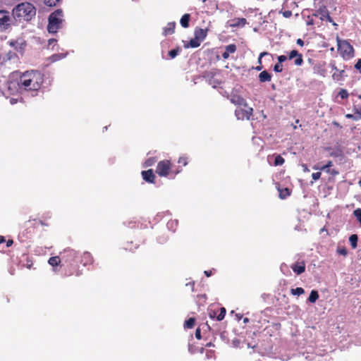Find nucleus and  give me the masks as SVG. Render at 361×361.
Here are the masks:
<instances>
[{
  "mask_svg": "<svg viewBox=\"0 0 361 361\" xmlns=\"http://www.w3.org/2000/svg\"><path fill=\"white\" fill-rule=\"evenodd\" d=\"M44 74L37 70H30L22 73L18 80L17 85L20 92H30L32 96L37 95L44 83Z\"/></svg>",
  "mask_w": 361,
  "mask_h": 361,
  "instance_id": "1",
  "label": "nucleus"
},
{
  "mask_svg": "<svg viewBox=\"0 0 361 361\" xmlns=\"http://www.w3.org/2000/svg\"><path fill=\"white\" fill-rule=\"evenodd\" d=\"M62 262L66 264L67 269H65L64 275L66 276H71L75 275L80 276L82 275V271L78 269H73L72 267L74 264H77L78 260V252L73 249L66 248L61 252Z\"/></svg>",
  "mask_w": 361,
  "mask_h": 361,
  "instance_id": "2",
  "label": "nucleus"
},
{
  "mask_svg": "<svg viewBox=\"0 0 361 361\" xmlns=\"http://www.w3.org/2000/svg\"><path fill=\"white\" fill-rule=\"evenodd\" d=\"M182 171L181 166H176L169 159L159 161L156 168V173L159 176L170 178H174Z\"/></svg>",
  "mask_w": 361,
  "mask_h": 361,
  "instance_id": "3",
  "label": "nucleus"
},
{
  "mask_svg": "<svg viewBox=\"0 0 361 361\" xmlns=\"http://www.w3.org/2000/svg\"><path fill=\"white\" fill-rule=\"evenodd\" d=\"M13 17L19 20H30L36 15L35 7L29 2H23L13 9Z\"/></svg>",
  "mask_w": 361,
  "mask_h": 361,
  "instance_id": "4",
  "label": "nucleus"
},
{
  "mask_svg": "<svg viewBox=\"0 0 361 361\" xmlns=\"http://www.w3.org/2000/svg\"><path fill=\"white\" fill-rule=\"evenodd\" d=\"M63 12L62 9H57L52 12L48 18L47 30L49 33H56L62 27Z\"/></svg>",
  "mask_w": 361,
  "mask_h": 361,
  "instance_id": "5",
  "label": "nucleus"
},
{
  "mask_svg": "<svg viewBox=\"0 0 361 361\" xmlns=\"http://www.w3.org/2000/svg\"><path fill=\"white\" fill-rule=\"evenodd\" d=\"M336 42L338 51L344 60H349L354 57V48L348 40L341 39L339 37L337 36Z\"/></svg>",
  "mask_w": 361,
  "mask_h": 361,
  "instance_id": "6",
  "label": "nucleus"
},
{
  "mask_svg": "<svg viewBox=\"0 0 361 361\" xmlns=\"http://www.w3.org/2000/svg\"><path fill=\"white\" fill-rule=\"evenodd\" d=\"M253 114V109L248 106L247 103L246 106H242L237 107L235 110V115L238 120H250Z\"/></svg>",
  "mask_w": 361,
  "mask_h": 361,
  "instance_id": "7",
  "label": "nucleus"
},
{
  "mask_svg": "<svg viewBox=\"0 0 361 361\" xmlns=\"http://www.w3.org/2000/svg\"><path fill=\"white\" fill-rule=\"evenodd\" d=\"M287 59H288L289 60H291L293 59H295L294 63H295V64L296 66H301L302 64V63H303L302 55L301 54H300L295 49L292 50L289 53L288 57L286 56H285V55L279 56H278V61H279L278 63H282L283 62L286 61Z\"/></svg>",
  "mask_w": 361,
  "mask_h": 361,
  "instance_id": "8",
  "label": "nucleus"
},
{
  "mask_svg": "<svg viewBox=\"0 0 361 361\" xmlns=\"http://www.w3.org/2000/svg\"><path fill=\"white\" fill-rule=\"evenodd\" d=\"M11 21L9 12L5 10H0V30H7L11 26Z\"/></svg>",
  "mask_w": 361,
  "mask_h": 361,
  "instance_id": "9",
  "label": "nucleus"
},
{
  "mask_svg": "<svg viewBox=\"0 0 361 361\" xmlns=\"http://www.w3.org/2000/svg\"><path fill=\"white\" fill-rule=\"evenodd\" d=\"M229 100L232 104L237 106V107L246 106L247 104L246 100L242 96L237 94H231L230 95Z\"/></svg>",
  "mask_w": 361,
  "mask_h": 361,
  "instance_id": "10",
  "label": "nucleus"
},
{
  "mask_svg": "<svg viewBox=\"0 0 361 361\" xmlns=\"http://www.w3.org/2000/svg\"><path fill=\"white\" fill-rule=\"evenodd\" d=\"M141 174H142V178L146 182L149 183H154L156 176H155L152 169L142 171Z\"/></svg>",
  "mask_w": 361,
  "mask_h": 361,
  "instance_id": "11",
  "label": "nucleus"
},
{
  "mask_svg": "<svg viewBox=\"0 0 361 361\" xmlns=\"http://www.w3.org/2000/svg\"><path fill=\"white\" fill-rule=\"evenodd\" d=\"M325 62L318 63L313 67V71L314 74L325 77L326 74V70L325 68Z\"/></svg>",
  "mask_w": 361,
  "mask_h": 361,
  "instance_id": "12",
  "label": "nucleus"
},
{
  "mask_svg": "<svg viewBox=\"0 0 361 361\" xmlns=\"http://www.w3.org/2000/svg\"><path fill=\"white\" fill-rule=\"evenodd\" d=\"M291 269L298 275L302 274L305 271V263L304 261L298 262L291 265Z\"/></svg>",
  "mask_w": 361,
  "mask_h": 361,
  "instance_id": "13",
  "label": "nucleus"
},
{
  "mask_svg": "<svg viewBox=\"0 0 361 361\" xmlns=\"http://www.w3.org/2000/svg\"><path fill=\"white\" fill-rule=\"evenodd\" d=\"M80 263H82L84 266L92 264L94 262V259L92 255L88 252H85L80 256Z\"/></svg>",
  "mask_w": 361,
  "mask_h": 361,
  "instance_id": "14",
  "label": "nucleus"
},
{
  "mask_svg": "<svg viewBox=\"0 0 361 361\" xmlns=\"http://www.w3.org/2000/svg\"><path fill=\"white\" fill-rule=\"evenodd\" d=\"M247 23L245 18H235L230 20V26L232 27H244Z\"/></svg>",
  "mask_w": 361,
  "mask_h": 361,
  "instance_id": "15",
  "label": "nucleus"
},
{
  "mask_svg": "<svg viewBox=\"0 0 361 361\" xmlns=\"http://www.w3.org/2000/svg\"><path fill=\"white\" fill-rule=\"evenodd\" d=\"M176 25L175 22L168 23L166 26L163 28V35L168 36L173 34L175 32Z\"/></svg>",
  "mask_w": 361,
  "mask_h": 361,
  "instance_id": "16",
  "label": "nucleus"
},
{
  "mask_svg": "<svg viewBox=\"0 0 361 361\" xmlns=\"http://www.w3.org/2000/svg\"><path fill=\"white\" fill-rule=\"evenodd\" d=\"M207 29H202L200 27L195 28L194 32L195 37L202 42L207 37Z\"/></svg>",
  "mask_w": 361,
  "mask_h": 361,
  "instance_id": "17",
  "label": "nucleus"
},
{
  "mask_svg": "<svg viewBox=\"0 0 361 361\" xmlns=\"http://www.w3.org/2000/svg\"><path fill=\"white\" fill-rule=\"evenodd\" d=\"M236 49H237L236 46L234 44H231L227 45L225 47L224 52L222 54V57L224 59H227L229 57V55L231 54H233L235 52Z\"/></svg>",
  "mask_w": 361,
  "mask_h": 361,
  "instance_id": "18",
  "label": "nucleus"
},
{
  "mask_svg": "<svg viewBox=\"0 0 361 361\" xmlns=\"http://www.w3.org/2000/svg\"><path fill=\"white\" fill-rule=\"evenodd\" d=\"M331 68L333 70L335 71V72L332 74V78L334 80L339 81L343 79V74L344 73V71H340L337 68L335 63H331Z\"/></svg>",
  "mask_w": 361,
  "mask_h": 361,
  "instance_id": "19",
  "label": "nucleus"
},
{
  "mask_svg": "<svg viewBox=\"0 0 361 361\" xmlns=\"http://www.w3.org/2000/svg\"><path fill=\"white\" fill-rule=\"evenodd\" d=\"M258 78L260 82H269L271 80V75L267 71H263L259 74Z\"/></svg>",
  "mask_w": 361,
  "mask_h": 361,
  "instance_id": "20",
  "label": "nucleus"
},
{
  "mask_svg": "<svg viewBox=\"0 0 361 361\" xmlns=\"http://www.w3.org/2000/svg\"><path fill=\"white\" fill-rule=\"evenodd\" d=\"M61 262H62L61 256V257H59V256L51 257L48 260V263L54 268L59 266Z\"/></svg>",
  "mask_w": 361,
  "mask_h": 361,
  "instance_id": "21",
  "label": "nucleus"
},
{
  "mask_svg": "<svg viewBox=\"0 0 361 361\" xmlns=\"http://www.w3.org/2000/svg\"><path fill=\"white\" fill-rule=\"evenodd\" d=\"M190 20V15L189 13L184 14L180 20V25L183 27L187 28L189 27V22Z\"/></svg>",
  "mask_w": 361,
  "mask_h": 361,
  "instance_id": "22",
  "label": "nucleus"
},
{
  "mask_svg": "<svg viewBox=\"0 0 361 361\" xmlns=\"http://www.w3.org/2000/svg\"><path fill=\"white\" fill-rule=\"evenodd\" d=\"M277 189L279 192V197L282 200L286 199L290 195V191L288 188H281L278 186Z\"/></svg>",
  "mask_w": 361,
  "mask_h": 361,
  "instance_id": "23",
  "label": "nucleus"
},
{
  "mask_svg": "<svg viewBox=\"0 0 361 361\" xmlns=\"http://www.w3.org/2000/svg\"><path fill=\"white\" fill-rule=\"evenodd\" d=\"M201 41L196 37H194L193 39H191L188 44L185 45V48L192 47V48H196L198 47L200 45Z\"/></svg>",
  "mask_w": 361,
  "mask_h": 361,
  "instance_id": "24",
  "label": "nucleus"
},
{
  "mask_svg": "<svg viewBox=\"0 0 361 361\" xmlns=\"http://www.w3.org/2000/svg\"><path fill=\"white\" fill-rule=\"evenodd\" d=\"M319 298V293L317 290H312L308 298V301L311 303H314Z\"/></svg>",
  "mask_w": 361,
  "mask_h": 361,
  "instance_id": "25",
  "label": "nucleus"
},
{
  "mask_svg": "<svg viewBox=\"0 0 361 361\" xmlns=\"http://www.w3.org/2000/svg\"><path fill=\"white\" fill-rule=\"evenodd\" d=\"M357 240H358V237L356 234H353L350 236L349 241L350 243L351 247L353 249H355L357 247Z\"/></svg>",
  "mask_w": 361,
  "mask_h": 361,
  "instance_id": "26",
  "label": "nucleus"
},
{
  "mask_svg": "<svg viewBox=\"0 0 361 361\" xmlns=\"http://www.w3.org/2000/svg\"><path fill=\"white\" fill-rule=\"evenodd\" d=\"M195 324V319L194 317H190L185 322L184 327L185 329H192L194 327Z\"/></svg>",
  "mask_w": 361,
  "mask_h": 361,
  "instance_id": "27",
  "label": "nucleus"
},
{
  "mask_svg": "<svg viewBox=\"0 0 361 361\" xmlns=\"http://www.w3.org/2000/svg\"><path fill=\"white\" fill-rule=\"evenodd\" d=\"M226 310L225 307H221L218 310V314L216 316L217 321H221L224 319Z\"/></svg>",
  "mask_w": 361,
  "mask_h": 361,
  "instance_id": "28",
  "label": "nucleus"
},
{
  "mask_svg": "<svg viewBox=\"0 0 361 361\" xmlns=\"http://www.w3.org/2000/svg\"><path fill=\"white\" fill-rule=\"evenodd\" d=\"M178 164L181 166H186L188 164V157L186 155H182L178 158Z\"/></svg>",
  "mask_w": 361,
  "mask_h": 361,
  "instance_id": "29",
  "label": "nucleus"
},
{
  "mask_svg": "<svg viewBox=\"0 0 361 361\" xmlns=\"http://www.w3.org/2000/svg\"><path fill=\"white\" fill-rule=\"evenodd\" d=\"M353 111L355 114V121L361 120V107L355 106L353 107Z\"/></svg>",
  "mask_w": 361,
  "mask_h": 361,
  "instance_id": "30",
  "label": "nucleus"
},
{
  "mask_svg": "<svg viewBox=\"0 0 361 361\" xmlns=\"http://www.w3.org/2000/svg\"><path fill=\"white\" fill-rule=\"evenodd\" d=\"M285 162V159L279 154L276 155L275 157V160H274V166H281L284 164Z\"/></svg>",
  "mask_w": 361,
  "mask_h": 361,
  "instance_id": "31",
  "label": "nucleus"
},
{
  "mask_svg": "<svg viewBox=\"0 0 361 361\" xmlns=\"http://www.w3.org/2000/svg\"><path fill=\"white\" fill-rule=\"evenodd\" d=\"M157 162L156 157H149L144 163L145 167L152 166Z\"/></svg>",
  "mask_w": 361,
  "mask_h": 361,
  "instance_id": "32",
  "label": "nucleus"
},
{
  "mask_svg": "<svg viewBox=\"0 0 361 361\" xmlns=\"http://www.w3.org/2000/svg\"><path fill=\"white\" fill-rule=\"evenodd\" d=\"M333 166L332 161H329L325 165L319 167L317 166H314L313 169L315 170H326V169L331 168Z\"/></svg>",
  "mask_w": 361,
  "mask_h": 361,
  "instance_id": "33",
  "label": "nucleus"
},
{
  "mask_svg": "<svg viewBox=\"0 0 361 361\" xmlns=\"http://www.w3.org/2000/svg\"><path fill=\"white\" fill-rule=\"evenodd\" d=\"M290 292L294 295H300L305 293V290L302 288H292L290 290Z\"/></svg>",
  "mask_w": 361,
  "mask_h": 361,
  "instance_id": "34",
  "label": "nucleus"
},
{
  "mask_svg": "<svg viewBox=\"0 0 361 361\" xmlns=\"http://www.w3.org/2000/svg\"><path fill=\"white\" fill-rule=\"evenodd\" d=\"M180 51V47H177L169 51V56L171 59H174Z\"/></svg>",
  "mask_w": 361,
  "mask_h": 361,
  "instance_id": "35",
  "label": "nucleus"
},
{
  "mask_svg": "<svg viewBox=\"0 0 361 361\" xmlns=\"http://www.w3.org/2000/svg\"><path fill=\"white\" fill-rule=\"evenodd\" d=\"M338 95L343 99H347L349 96L348 92L345 89H341Z\"/></svg>",
  "mask_w": 361,
  "mask_h": 361,
  "instance_id": "36",
  "label": "nucleus"
},
{
  "mask_svg": "<svg viewBox=\"0 0 361 361\" xmlns=\"http://www.w3.org/2000/svg\"><path fill=\"white\" fill-rule=\"evenodd\" d=\"M354 216L357 218L361 225V209L358 208L353 212Z\"/></svg>",
  "mask_w": 361,
  "mask_h": 361,
  "instance_id": "37",
  "label": "nucleus"
},
{
  "mask_svg": "<svg viewBox=\"0 0 361 361\" xmlns=\"http://www.w3.org/2000/svg\"><path fill=\"white\" fill-rule=\"evenodd\" d=\"M327 173H329L332 175L333 176H335L339 173L338 171L334 169L328 168L324 170Z\"/></svg>",
  "mask_w": 361,
  "mask_h": 361,
  "instance_id": "38",
  "label": "nucleus"
},
{
  "mask_svg": "<svg viewBox=\"0 0 361 361\" xmlns=\"http://www.w3.org/2000/svg\"><path fill=\"white\" fill-rule=\"evenodd\" d=\"M60 0H44V4L48 6H54Z\"/></svg>",
  "mask_w": 361,
  "mask_h": 361,
  "instance_id": "39",
  "label": "nucleus"
},
{
  "mask_svg": "<svg viewBox=\"0 0 361 361\" xmlns=\"http://www.w3.org/2000/svg\"><path fill=\"white\" fill-rule=\"evenodd\" d=\"M274 71L277 73H281L283 71V65L282 63H277L274 66Z\"/></svg>",
  "mask_w": 361,
  "mask_h": 361,
  "instance_id": "40",
  "label": "nucleus"
},
{
  "mask_svg": "<svg viewBox=\"0 0 361 361\" xmlns=\"http://www.w3.org/2000/svg\"><path fill=\"white\" fill-rule=\"evenodd\" d=\"M217 314H218V310H209L208 314L211 319L216 318Z\"/></svg>",
  "mask_w": 361,
  "mask_h": 361,
  "instance_id": "41",
  "label": "nucleus"
},
{
  "mask_svg": "<svg viewBox=\"0 0 361 361\" xmlns=\"http://www.w3.org/2000/svg\"><path fill=\"white\" fill-rule=\"evenodd\" d=\"M36 224H37V221L35 219L29 220L24 224V227H27V228H29L30 226H35Z\"/></svg>",
  "mask_w": 361,
  "mask_h": 361,
  "instance_id": "42",
  "label": "nucleus"
},
{
  "mask_svg": "<svg viewBox=\"0 0 361 361\" xmlns=\"http://www.w3.org/2000/svg\"><path fill=\"white\" fill-rule=\"evenodd\" d=\"M281 13H282L283 16L286 18H288L292 16V11L289 10L281 11Z\"/></svg>",
  "mask_w": 361,
  "mask_h": 361,
  "instance_id": "43",
  "label": "nucleus"
},
{
  "mask_svg": "<svg viewBox=\"0 0 361 361\" xmlns=\"http://www.w3.org/2000/svg\"><path fill=\"white\" fill-rule=\"evenodd\" d=\"M337 252L341 255H343V256H345L347 254H348V252H347V250L345 248V247H342V248H338L337 250Z\"/></svg>",
  "mask_w": 361,
  "mask_h": 361,
  "instance_id": "44",
  "label": "nucleus"
},
{
  "mask_svg": "<svg viewBox=\"0 0 361 361\" xmlns=\"http://www.w3.org/2000/svg\"><path fill=\"white\" fill-rule=\"evenodd\" d=\"M312 177L314 180H317L319 179L321 177V172L313 173L312 174Z\"/></svg>",
  "mask_w": 361,
  "mask_h": 361,
  "instance_id": "45",
  "label": "nucleus"
},
{
  "mask_svg": "<svg viewBox=\"0 0 361 361\" xmlns=\"http://www.w3.org/2000/svg\"><path fill=\"white\" fill-rule=\"evenodd\" d=\"M267 54H268V53H267V52H266V51L262 52V53L259 54V58H258V61H257V62H258L259 65H262V57H263V56H266V55H267Z\"/></svg>",
  "mask_w": 361,
  "mask_h": 361,
  "instance_id": "46",
  "label": "nucleus"
},
{
  "mask_svg": "<svg viewBox=\"0 0 361 361\" xmlns=\"http://www.w3.org/2000/svg\"><path fill=\"white\" fill-rule=\"evenodd\" d=\"M195 337L200 340L201 339L202 336H201V331H200V328H197L195 331Z\"/></svg>",
  "mask_w": 361,
  "mask_h": 361,
  "instance_id": "47",
  "label": "nucleus"
},
{
  "mask_svg": "<svg viewBox=\"0 0 361 361\" xmlns=\"http://www.w3.org/2000/svg\"><path fill=\"white\" fill-rule=\"evenodd\" d=\"M355 68L357 70H360L361 73V59H358L357 63L355 65Z\"/></svg>",
  "mask_w": 361,
  "mask_h": 361,
  "instance_id": "48",
  "label": "nucleus"
},
{
  "mask_svg": "<svg viewBox=\"0 0 361 361\" xmlns=\"http://www.w3.org/2000/svg\"><path fill=\"white\" fill-rule=\"evenodd\" d=\"M345 118L355 120V114H345Z\"/></svg>",
  "mask_w": 361,
  "mask_h": 361,
  "instance_id": "49",
  "label": "nucleus"
},
{
  "mask_svg": "<svg viewBox=\"0 0 361 361\" xmlns=\"http://www.w3.org/2000/svg\"><path fill=\"white\" fill-rule=\"evenodd\" d=\"M13 240H10V239H9V240H8L6 241V247H11V246L13 245Z\"/></svg>",
  "mask_w": 361,
  "mask_h": 361,
  "instance_id": "50",
  "label": "nucleus"
},
{
  "mask_svg": "<svg viewBox=\"0 0 361 361\" xmlns=\"http://www.w3.org/2000/svg\"><path fill=\"white\" fill-rule=\"evenodd\" d=\"M297 44H299L300 46L302 47L304 45V41L301 39H298Z\"/></svg>",
  "mask_w": 361,
  "mask_h": 361,
  "instance_id": "51",
  "label": "nucleus"
},
{
  "mask_svg": "<svg viewBox=\"0 0 361 361\" xmlns=\"http://www.w3.org/2000/svg\"><path fill=\"white\" fill-rule=\"evenodd\" d=\"M10 102L11 104H15L18 102V99L11 98Z\"/></svg>",
  "mask_w": 361,
  "mask_h": 361,
  "instance_id": "52",
  "label": "nucleus"
},
{
  "mask_svg": "<svg viewBox=\"0 0 361 361\" xmlns=\"http://www.w3.org/2000/svg\"><path fill=\"white\" fill-rule=\"evenodd\" d=\"M6 242V239L4 236L0 235V244L4 243Z\"/></svg>",
  "mask_w": 361,
  "mask_h": 361,
  "instance_id": "53",
  "label": "nucleus"
},
{
  "mask_svg": "<svg viewBox=\"0 0 361 361\" xmlns=\"http://www.w3.org/2000/svg\"><path fill=\"white\" fill-rule=\"evenodd\" d=\"M262 68H263V67H262V65H259V66H257L255 68V69H256L257 71H261V70L262 69Z\"/></svg>",
  "mask_w": 361,
  "mask_h": 361,
  "instance_id": "54",
  "label": "nucleus"
},
{
  "mask_svg": "<svg viewBox=\"0 0 361 361\" xmlns=\"http://www.w3.org/2000/svg\"><path fill=\"white\" fill-rule=\"evenodd\" d=\"M204 274H206L207 276H210L212 274V271H205Z\"/></svg>",
  "mask_w": 361,
  "mask_h": 361,
  "instance_id": "55",
  "label": "nucleus"
},
{
  "mask_svg": "<svg viewBox=\"0 0 361 361\" xmlns=\"http://www.w3.org/2000/svg\"><path fill=\"white\" fill-rule=\"evenodd\" d=\"M332 124H333L334 126H336V127H340V128L341 127V126H340V124H339L338 122H336V121H333Z\"/></svg>",
  "mask_w": 361,
  "mask_h": 361,
  "instance_id": "56",
  "label": "nucleus"
},
{
  "mask_svg": "<svg viewBox=\"0 0 361 361\" xmlns=\"http://www.w3.org/2000/svg\"><path fill=\"white\" fill-rule=\"evenodd\" d=\"M54 42H56V39H49V44H51Z\"/></svg>",
  "mask_w": 361,
  "mask_h": 361,
  "instance_id": "57",
  "label": "nucleus"
},
{
  "mask_svg": "<svg viewBox=\"0 0 361 361\" xmlns=\"http://www.w3.org/2000/svg\"><path fill=\"white\" fill-rule=\"evenodd\" d=\"M303 171H304L305 172H308V171H310V170H309V169L307 168V166H304V169H303Z\"/></svg>",
  "mask_w": 361,
  "mask_h": 361,
  "instance_id": "58",
  "label": "nucleus"
},
{
  "mask_svg": "<svg viewBox=\"0 0 361 361\" xmlns=\"http://www.w3.org/2000/svg\"><path fill=\"white\" fill-rule=\"evenodd\" d=\"M243 322H244V323H247V322H249V319H248V318H247V317L244 318V319H243Z\"/></svg>",
  "mask_w": 361,
  "mask_h": 361,
  "instance_id": "59",
  "label": "nucleus"
},
{
  "mask_svg": "<svg viewBox=\"0 0 361 361\" xmlns=\"http://www.w3.org/2000/svg\"><path fill=\"white\" fill-rule=\"evenodd\" d=\"M358 184L360 186H361V179L359 180Z\"/></svg>",
  "mask_w": 361,
  "mask_h": 361,
  "instance_id": "60",
  "label": "nucleus"
},
{
  "mask_svg": "<svg viewBox=\"0 0 361 361\" xmlns=\"http://www.w3.org/2000/svg\"><path fill=\"white\" fill-rule=\"evenodd\" d=\"M324 230H325V227H324L323 228L321 229V232L324 231Z\"/></svg>",
  "mask_w": 361,
  "mask_h": 361,
  "instance_id": "61",
  "label": "nucleus"
},
{
  "mask_svg": "<svg viewBox=\"0 0 361 361\" xmlns=\"http://www.w3.org/2000/svg\"><path fill=\"white\" fill-rule=\"evenodd\" d=\"M236 316H237V317L238 318V319H241V317H242L241 316L240 317V316H238V314H237Z\"/></svg>",
  "mask_w": 361,
  "mask_h": 361,
  "instance_id": "62",
  "label": "nucleus"
},
{
  "mask_svg": "<svg viewBox=\"0 0 361 361\" xmlns=\"http://www.w3.org/2000/svg\"><path fill=\"white\" fill-rule=\"evenodd\" d=\"M30 267H31V264H27V267H28V268H30Z\"/></svg>",
  "mask_w": 361,
  "mask_h": 361,
  "instance_id": "63",
  "label": "nucleus"
},
{
  "mask_svg": "<svg viewBox=\"0 0 361 361\" xmlns=\"http://www.w3.org/2000/svg\"><path fill=\"white\" fill-rule=\"evenodd\" d=\"M358 98L361 99V94L358 95Z\"/></svg>",
  "mask_w": 361,
  "mask_h": 361,
  "instance_id": "64",
  "label": "nucleus"
}]
</instances>
